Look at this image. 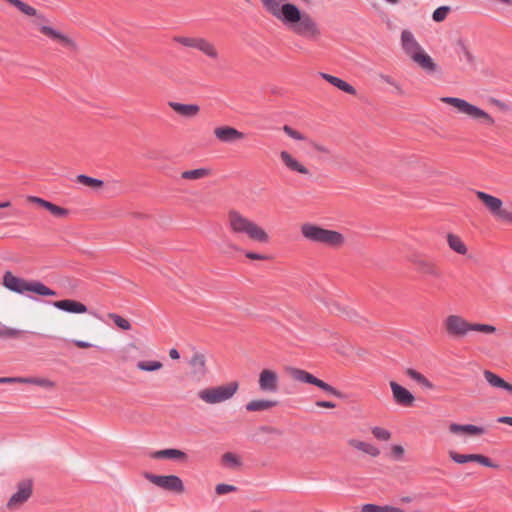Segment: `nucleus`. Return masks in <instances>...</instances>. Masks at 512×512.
I'll return each instance as SVG.
<instances>
[{
    "mask_svg": "<svg viewBox=\"0 0 512 512\" xmlns=\"http://www.w3.org/2000/svg\"><path fill=\"white\" fill-rule=\"evenodd\" d=\"M108 317L113 320L114 324L122 330H130V322L116 313H109Z\"/></svg>",
    "mask_w": 512,
    "mask_h": 512,
    "instance_id": "58836bf2",
    "label": "nucleus"
},
{
    "mask_svg": "<svg viewBox=\"0 0 512 512\" xmlns=\"http://www.w3.org/2000/svg\"><path fill=\"white\" fill-rule=\"evenodd\" d=\"M443 103L455 107L460 113H463L473 119H482L489 125L494 124V119L483 109L467 102L464 99L457 97H443L441 98Z\"/></svg>",
    "mask_w": 512,
    "mask_h": 512,
    "instance_id": "39448f33",
    "label": "nucleus"
},
{
    "mask_svg": "<svg viewBox=\"0 0 512 512\" xmlns=\"http://www.w3.org/2000/svg\"><path fill=\"white\" fill-rule=\"evenodd\" d=\"M401 500H402L403 502H406V503H408V502H411V501H412V499H411L410 497H403Z\"/></svg>",
    "mask_w": 512,
    "mask_h": 512,
    "instance_id": "69168bd1",
    "label": "nucleus"
},
{
    "mask_svg": "<svg viewBox=\"0 0 512 512\" xmlns=\"http://www.w3.org/2000/svg\"><path fill=\"white\" fill-rule=\"evenodd\" d=\"M227 227L232 234L246 236L259 244H267L270 241V236L263 227L237 210H230L227 213Z\"/></svg>",
    "mask_w": 512,
    "mask_h": 512,
    "instance_id": "f03ea898",
    "label": "nucleus"
},
{
    "mask_svg": "<svg viewBox=\"0 0 512 512\" xmlns=\"http://www.w3.org/2000/svg\"><path fill=\"white\" fill-rule=\"evenodd\" d=\"M401 46L405 54L409 56L411 60L415 54H419L424 50L414 37L413 33L409 30L402 31Z\"/></svg>",
    "mask_w": 512,
    "mask_h": 512,
    "instance_id": "f3484780",
    "label": "nucleus"
},
{
    "mask_svg": "<svg viewBox=\"0 0 512 512\" xmlns=\"http://www.w3.org/2000/svg\"><path fill=\"white\" fill-rule=\"evenodd\" d=\"M73 343L78 347V348H90L92 347V344L89 343V342H86V341H83V340H74Z\"/></svg>",
    "mask_w": 512,
    "mask_h": 512,
    "instance_id": "4d7b16f0",
    "label": "nucleus"
},
{
    "mask_svg": "<svg viewBox=\"0 0 512 512\" xmlns=\"http://www.w3.org/2000/svg\"><path fill=\"white\" fill-rule=\"evenodd\" d=\"M499 423L507 424L512 427V416H501L497 419Z\"/></svg>",
    "mask_w": 512,
    "mask_h": 512,
    "instance_id": "bf43d9fd",
    "label": "nucleus"
},
{
    "mask_svg": "<svg viewBox=\"0 0 512 512\" xmlns=\"http://www.w3.org/2000/svg\"><path fill=\"white\" fill-rule=\"evenodd\" d=\"M450 11L449 6H440L432 14V19L435 22H442L446 19Z\"/></svg>",
    "mask_w": 512,
    "mask_h": 512,
    "instance_id": "79ce46f5",
    "label": "nucleus"
},
{
    "mask_svg": "<svg viewBox=\"0 0 512 512\" xmlns=\"http://www.w3.org/2000/svg\"><path fill=\"white\" fill-rule=\"evenodd\" d=\"M77 182L92 188H100L103 186L102 180L84 174H80L77 176Z\"/></svg>",
    "mask_w": 512,
    "mask_h": 512,
    "instance_id": "c9c22d12",
    "label": "nucleus"
},
{
    "mask_svg": "<svg viewBox=\"0 0 512 512\" xmlns=\"http://www.w3.org/2000/svg\"><path fill=\"white\" fill-rule=\"evenodd\" d=\"M290 374L292 378L296 381L312 384L315 386L316 383L319 381V379L312 375L311 373L298 368H292Z\"/></svg>",
    "mask_w": 512,
    "mask_h": 512,
    "instance_id": "2f4dec72",
    "label": "nucleus"
},
{
    "mask_svg": "<svg viewBox=\"0 0 512 512\" xmlns=\"http://www.w3.org/2000/svg\"><path fill=\"white\" fill-rule=\"evenodd\" d=\"M381 507H382L381 512H404L400 508L389 506V505H385V506H381Z\"/></svg>",
    "mask_w": 512,
    "mask_h": 512,
    "instance_id": "13d9d810",
    "label": "nucleus"
},
{
    "mask_svg": "<svg viewBox=\"0 0 512 512\" xmlns=\"http://www.w3.org/2000/svg\"><path fill=\"white\" fill-rule=\"evenodd\" d=\"M190 377L194 381H201L207 374L206 359L201 353H195L189 360Z\"/></svg>",
    "mask_w": 512,
    "mask_h": 512,
    "instance_id": "2eb2a0df",
    "label": "nucleus"
},
{
    "mask_svg": "<svg viewBox=\"0 0 512 512\" xmlns=\"http://www.w3.org/2000/svg\"><path fill=\"white\" fill-rule=\"evenodd\" d=\"M231 248H233L234 250H240L236 245H231Z\"/></svg>",
    "mask_w": 512,
    "mask_h": 512,
    "instance_id": "774afa93",
    "label": "nucleus"
},
{
    "mask_svg": "<svg viewBox=\"0 0 512 512\" xmlns=\"http://www.w3.org/2000/svg\"><path fill=\"white\" fill-rule=\"evenodd\" d=\"M34 294L40 296H56V292L39 281H34Z\"/></svg>",
    "mask_w": 512,
    "mask_h": 512,
    "instance_id": "ea45409f",
    "label": "nucleus"
},
{
    "mask_svg": "<svg viewBox=\"0 0 512 512\" xmlns=\"http://www.w3.org/2000/svg\"><path fill=\"white\" fill-rule=\"evenodd\" d=\"M259 390L267 394H275L279 391L280 378L279 374L272 369H262L258 377Z\"/></svg>",
    "mask_w": 512,
    "mask_h": 512,
    "instance_id": "9d476101",
    "label": "nucleus"
},
{
    "mask_svg": "<svg viewBox=\"0 0 512 512\" xmlns=\"http://www.w3.org/2000/svg\"><path fill=\"white\" fill-rule=\"evenodd\" d=\"M37 27L43 35H45L53 41L59 42L62 46L70 49L76 48V44L71 38L62 34L60 31L54 29L48 24H37Z\"/></svg>",
    "mask_w": 512,
    "mask_h": 512,
    "instance_id": "ddd939ff",
    "label": "nucleus"
},
{
    "mask_svg": "<svg viewBox=\"0 0 512 512\" xmlns=\"http://www.w3.org/2000/svg\"><path fill=\"white\" fill-rule=\"evenodd\" d=\"M483 376H484L486 382L491 387L496 388V389H501V390L507 391L508 393L512 394V384H509L508 382H506L499 375L493 373L490 370H485L483 372Z\"/></svg>",
    "mask_w": 512,
    "mask_h": 512,
    "instance_id": "a878e982",
    "label": "nucleus"
},
{
    "mask_svg": "<svg viewBox=\"0 0 512 512\" xmlns=\"http://www.w3.org/2000/svg\"><path fill=\"white\" fill-rule=\"evenodd\" d=\"M149 457L152 459H170L176 461H185L187 459L186 453L176 448L153 451L149 453Z\"/></svg>",
    "mask_w": 512,
    "mask_h": 512,
    "instance_id": "4be33fe9",
    "label": "nucleus"
},
{
    "mask_svg": "<svg viewBox=\"0 0 512 512\" xmlns=\"http://www.w3.org/2000/svg\"><path fill=\"white\" fill-rule=\"evenodd\" d=\"M210 174H211L210 169L202 167V168H197L194 170L184 171V172H182L181 177L183 179H188V180H198V179L205 178V177L209 176Z\"/></svg>",
    "mask_w": 512,
    "mask_h": 512,
    "instance_id": "f704fd0d",
    "label": "nucleus"
},
{
    "mask_svg": "<svg viewBox=\"0 0 512 512\" xmlns=\"http://www.w3.org/2000/svg\"><path fill=\"white\" fill-rule=\"evenodd\" d=\"M447 243L450 249L454 252L460 255H465L467 253V247L459 236L449 233L447 235Z\"/></svg>",
    "mask_w": 512,
    "mask_h": 512,
    "instance_id": "473e14b6",
    "label": "nucleus"
},
{
    "mask_svg": "<svg viewBox=\"0 0 512 512\" xmlns=\"http://www.w3.org/2000/svg\"><path fill=\"white\" fill-rule=\"evenodd\" d=\"M32 495V482L30 480L22 481L18 484L17 491L11 495L6 507L10 511L19 509Z\"/></svg>",
    "mask_w": 512,
    "mask_h": 512,
    "instance_id": "9b49d317",
    "label": "nucleus"
},
{
    "mask_svg": "<svg viewBox=\"0 0 512 512\" xmlns=\"http://www.w3.org/2000/svg\"><path fill=\"white\" fill-rule=\"evenodd\" d=\"M34 385L45 387V388L53 387V383L50 380L38 379V378H34Z\"/></svg>",
    "mask_w": 512,
    "mask_h": 512,
    "instance_id": "603ef678",
    "label": "nucleus"
},
{
    "mask_svg": "<svg viewBox=\"0 0 512 512\" xmlns=\"http://www.w3.org/2000/svg\"><path fill=\"white\" fill-rule=\"evenodd\" d=\"M236 490H237L236 486L230 485V484H224V483L218 484L215 487V492L218 495H224V494H227L230 492H235Z\"/></svg>",
    "mask_w": 512,
    "mask_h": 512,
    "instance_id": "de8ad7c7",
    "label": "nucleus"
},
{
    "mask_svg": "<svg viewBox=\"0 0 512 512\" xmlns=\"http://www.w3.org/2000/svg\"><path fill=\"white\" fill-rule=\"evenodd\" d=\"M316 406L321 408H335L336 404L330 401L320 400L316 402Z\"/></svg>",
    "mask_w": 512,
    "mask_h": 512,
    "instance_id": "5fc2aeb1",
    "label": "nucleus"
},
{
    "mask_svg": "<svg viewBox=\"0 0 512 512\" xmlns=\"http://www.w3.org/2000/svg\"><path fill=\"white\" fill-rule=\"evenodd\" d=\"M371 431L373 436L379 440L388 441L391 438V433L387 429L376 426Z\"/></svg>",
    "mask_w": 512,
    "mask_h": 512,
    "instance_id": "c03bdc74",
    "label": "nucleus"
},
{
    "mask_svg": "<svg viewBox=\"0 0 512 512\" xmlns=\"http://www.w3.org/2000/svg\"><path fill=\"white\" fill-rule=\"evenodd\" d=\"M348 445L372 457H377L380 454L379 448L368 442L360 441L357 439H349Z\"/></svg>",
    "mask_w": 512,
    "mask_h": 512,
    "instance_id": "c85d7f7f",
    "label": "nucleus"
},
{
    "mask_svg": "<svg viewBox=\"0 0 512 512\" xmlns=\"http://www.w3.org/2000/svg\"><path fill=\"white\" fill-rule=\"evenodd\" d=\"M137 368L142 371L152 372L162 368V363L160 361H139Z\"/></svg>",
    "mask_w": 512,
    "mask_h": 512,
    "instance_id": "4c0bfd02",
    "label": "nucleus"
},
{
    "mask_svg": "<svg viewBox=\"0 0 512 512\" xmlns=\"http://www.w3.org/2000/svg\"><path fill=\"white\" fill-rule=\"evenodd\" d=\"M10 202L9 201H5V202H0V208H8L10 207Z\"/></svg>",
    "mask_w": 512,
    "mask_h": 512,
    "instance_id": "e2e57ef3",
    "label": "nucleus"
},
{
    "mask_svg": "<svg viewBox=\"0 0 512 512\" xmlns=\"http://www.w3.org/2000/svg\"><path fill=\"white\" fill-rule=\"evenodd\" d=\"M260 1L271 16L294 34L310 41H317L321 37V29L317 22L308 13H302L295 4L284 2V0Z\"/></svg>",
    "mask_w": 512,
    "mask_h": 512,
    "instance_id": "f257e3e1",
    "label": "nucleus"
},
{
    "mask_svg": "<svg viewBox=\"0 0 512 512\" xmlns=\"http://www.w3.org/2000/svg\"><path fill=\"white\" fill-rule=\"evenodd\" d=\"M283 131L289 136L291 137L292 139H295V140H299V141H303L305 140V136L300 133L299 131L293 129L292 127L288 126V125H285L283 127Z\"/></svg>",
    "mask_w": 512,
    "mask_h": 512,
    "instance_id": "49530a36",
    "label": "nucleus"
},
{
    "mask_svg": "<svg viewBox=\"0 0 512 512\" xmlns=\"http://www.w3.org/2000/svg\"><path fill=\"white\" fill-rule=\"evenodd\" d=\"M174 41L185 47L194 48L212 60L219 59L218 49L216 48L214 43H212L206 38L176 36L174 37Z\"/></svg>",
    "mask_w": 512,
    "mask_h": 512,
    "instance_id": "423d86ee",
    "label": "nucleus"
},
{
    "mask_svg": "<svg viewBox=\"0 0 512 512\" xmlns=\"http://www.w3.org/2000/svg\"><path fill=\"white\" fill-rule=\"evenodd\" d=\"M471 331L481 332L484 334H493L496 332V327L490 324L471 323Z\"/></svg>",
    "mask_w": 512,
    "mask_h": 512,
    "instance_id": "a19ab883",
    "label": "nucleus"
},
{
    "mask_svg": "<svg viewBox=\"0 0 512 512\" xmlns=\"http://www.w3.org/2000/svg\"><path fill=\"white\" fill-rule=\"evenodd\" d=\"M29 378L18 377H0V384H13V383H30Z\"/></svg>",
    "mask_w": 512,
    "mask_h": 512,
    "instance_id": "09e8293b",
    "label": "nucleus"
},
{
    "mask_svg": "<svg viewBox=\"0 0 512 512\" xmlns=\"http://www.w3.org/2000/svg\"><path fill=\"white\" fill-rule=\"evenodd\" d=\"M412 61L428 74H432L437 71V64L434 62L432 57L425 52V50L419 54H415Z\"/></svg>",
    "mask_w": 512,
    "mask_h": 512,
    "instance_id": "b1692460",
    "label": "nucleus"
},
{
    "mask_svg": "<svg viewBox=\"0 0 512 512\" xmlns=\"http://www.w3.org/2000/svg\"><path fill=\"white\" fill-rule=\"evenodd\" d=\"M277 404L278 402L273 400L256 399L248 402L245 408L249 412H258L268 410L272 407H275Z\"/></svg>",
    "mask_w": 512,
    "mask_h": 512,
    "instance_id": "7c9ffc66",
    "label": "nucleus"
},
{
    "mask_svg": "<svg viewBox=\"0 0 512 512\" xmlns=\"http://www.w3.org/2000/svg\"><path fill=\"white\" fill-rule=\"evenodd\" d=\"M456 53L459 57L460 61H465L466 64L473 66L475 63V58L468 48L467 44L464 40L459 39L456 43Z\"/></svg>",
    "mask_w": 512,
    "mask_h": 512,
    "instance_id": "c756f323",
    "label": "nucleus"
},
{
    "mask_svg": "<svg viewBox=\"0 0 512 512\" xmlns=\"http://www.w3.org/2000/svg\"><path fill=\"white\" fill-rule=\"evenodd\" d=\"M475 194L494 217L512 223V212L503 208V202L500 198L483 191H476Z\"/></svg>",
    "mask_w": 512,
    "mask_h": 512,
    "instance_id": "0eeeda50",
    "label": "nucleus"
},
{
    "mask_svg": "<svg viewBox=\"0 0 512 512\" xmlns=\"http://www.w3.org/2000/svg\"><path fill=\"white\" fill-rule=\"evenodd\" d=\"M310 146L320 153L328 154L330 152L327 147L313 141L310 142Z\"/></svg>",
    "mask_w": 512,
    "mask_h": 512,
    "instance_id": "864d4df0",
    "label": "nucleus"
},
{
    "mask_svg": "<svg viewBox=\"0 0 512 512\" xmlns=\"http://www.w3.org/2000/svg\"><path fill=\"white\" fill-rule=\"evenodd\" d=\"M301 234L310 242L330 247H339L344 243V236L340 232L325 229L311 223H305L301 226Z\"/></svg>",
    "mask_w": 512,
    "mask_h": 512,
    "instance_id": "7ed1b4c3",
    "label": "nucleus"
},
{
    "mask_svg": "<svg viewBox=\"0 0 512 512\" xmlns=\"http://www.w3.org/2000/svg\"><path fill=\"white\" fill-rule=\"evenodd\" d=\"M33 15H34V17L40 18V16H39V15H37V12H36V10H35V9H34Z\"/></svg>",
    "mask_w": 512,
    "mask_h": 512,
    "instance_id": "338daca9",
    "label": "nucleus"
},
{
    "mask_svg": "<svg viewBox=\"0 0 512 512\" xmlns=\"http://www.w3.org/2000/svg\"><path fill=\"white\" fill-rule=\"evenodd\" d=\"M3 285L17 293H25L32 291V283L20 277L13 275L11 272H6L3 277Z\"/></svg>",
    "mask_w": 512,
    "mask_h": 512,
    "instance_id": "dca6fc26",
    "label": "nucleus"
},
{
    "mask_svg": "<svg viewBox=\"0 0 512 512\" xmlns=\"http://www.w3.org/2000/svg\"><path fill=\"white\" fill-rule=\"evenodd\" d=\"M449 457L457 464H465L468 462H477L483 466L497 468L498 465L494 464L488 457L481 454H459L455 451L449 452Z\"/></svg>",
    "mask_w": 512,
    "mask_h": 512,
    "instance_id": "4468645a",
    "label": "nucleus"
},
{
    "mask_svg": "<svg viewBox=\"0 0 512 512\" xmlns=\"http://www.w3.org/2000/svg\"><path fill=\"white\" fill-rule=\"evenodd\" d=\"M21 334L20 330L4 327L0 329V338H17Z\"/></svg>",
    "mask_w": 512,
    "mask_h": 512,
    "instance_id": "a18cd8bd",
    "label": "nucleus"
},
{
    "mask_svg": "<svg viewBox=\"0 0 512 512\" xmlns=\"http://www.w3.org/2000/svg\"><path fill=\"white\" fill-rule=\"evenodd\" d=\"M416 270L427 276L434 278H440L442 273L438 266L430 260L418 258L413 261Z\"/></svg>",
    "mask_w": 512,
    "mask_h": 512,
    "instance_id": "aec40b11",
    "label": "nucleus"
},
{
    "mask_svg": "<svg viewBox=\"0 0 512 512\" xmlns=\"http://www.w3.org/2000/svg\"><path fill=\"white\" fill-rule=\"evenodd\" d=\"M443 324L447 334L451 337H464L471 332V323L459 315L447 316Z\"/></svg>",
    "mask_w": 512,
    "mask_h": 512,
    "instance_id": "1a4fd4ad",
    "label": "nucleus"
},
{
    "mask_svg": "<svg viewBox=\"0 0 512 512\" xmlns=\"http://www.w3.org/2000/svg\"><path fill=\"white\" fill-rule=\"evenodd\" d=\"M145 479L154 485L166 490L181 494L184 492L185 487L183 481L176 475H155L149 472L144 473Z\"/></svg>",
    "mask_w": 512,
    "mask_h": 512,
    "instance_id": "6e6552de",
    "label": "nucleus"
},
{
    "mask_svg": "<svg viewBox=\"0 0 512 512\" xmlns=\"http://www.w3.org/2000/svg\"><path fill=\"white\" fill-rule=\"evenodd\" d=\"M279 157L284 167L290 172L302 175H310L309 169L299 160L293 157L292 154H290L288 151H281Z\"/></svg>",
    "mask_w": 512,
    "mask_h": 512,
    "instance_id": "6ab92c4d",
    "label": "nucleus"
},
{
    "mask_svg": "<svg viewBox=\"0 0 512 512\" xmlns=\"http://www.w3.org/2000/svg\"><path fill=\"white\" fill-rule=\"evenodd\" d=\"M382 507L375 504H365L362 506L361 512H381Z\"/></svg>",
    "mask_w": 512,
    "mask_h": 512,
    "instance_id": "3c124183",
    "label": "nucleus"
},
{
    "mask_svg": "<svg viewBox=\"0 0 512 512\" xmlns=\"http://www.w3.org/2000/svg\"><path fill=\"white\" fill-rule=\"evenodd\" d=\"M406 375L409 378H411L412 380L416 381L421 386H423L424 388H427V389L434 388L433 383L428 378H426L423 374H421L420 372H418L415 369H412V368L407 369Z\"/></svg>",
    "mask_w": 512,
    "mask_h": 512,
    "instance_id": "72a5a7b5",
    "label": "nucleus"
},
{
    "mask_svg": "<svg viewBox=\"0 0 512 512\" xmlns=\"http://www.w3.org/2000/svg\"><path fill=\"white\" fill-rule=\"evenodd\" d=\"M319 75L321 78H323L324 80H326L331 85L338 88L339 90L346 92L348 94H351V95L356 94V89L352 85L347 83L346 81H344L336 76L324 73V72H320Z\"/></svg>",
    "mask_w": 512,
    "mask_h": 512,
    "instance_id": "bb28decb",
    "label": "nucleus"
},
{
    "mask_svg": "<svg viewBox=\"0 0 512 512\" xmlns=\"http://www.w3.org/2000/svg\"><path fill=\"white\" fill-rule=\"evenodd\" d=\"M222 462L224 465L230 467V468H236L241 465V461L239 457L232 453V452H226L222 456Z\"/></svg>",
    "mask_w": 512,
    "mask_h": 512,
    "instance_id": "e433bc0d",
    "label": "nucleus"
},
{
    "mask_svg": "<svg viewBox=\"0 0 512 512\" xmlns=\"http://www.w3.org/2000/svg\"><path fill=\"white\" fill-rule=\"evenodd\" d=\"M168 105L176 113L183 117L192 118L198 115L200 107L197 104H183L179 102L170 101Z\"/></svg>",
    "mask_w": 512,
    "mask_h": 512,
    "instance_id": "393cba45",
    "label": "nucleus"
},
{
    "mask_svg": "<svg viewBox=\"0 0 512 512\" xmlns=\"http://www.w3.org/2000/svg\"><path fill=\"white\" fill-rule=\"evenodd\" d=\"M238 388V383L233 381L225 385L202 389L198 392L197 396L204 403L214 405L231 399Z\"/></svg>",
    "mask_w": 512,
    "mask_h": 512,
    "instance_id": "20e7f679",
    "label": "nucleus"
},
{
    "mask_svg": "<svg viewBox=\"0 0 512 512\" xmlns=\"http://www.w3.org/2000/svg\"><path fill=\"white\" fill-rule=\"evenodd\" d=\"M392 452L395 455V457L401 458L403 456V454H404V449L400 445H394L392 447Z\"/></svg>",
    "mask_w": 512,
    "mask_h": 512,
    "instance_id": "6e6d98bb",
    "label": "nucleus"
},
{
    "mask_svg": "<svg viewBox=\"0 0 512 512\" xmlns=\"http://www.w3.org/2000/svg\"><path fill=\"white\" fill-rule=\"evenodd\" d=\"M384 1L389 4H397L399 2V0H384Z\"/></svg>",
    "mask_w": 512,
    "mask_h": 512,
    "instance_id": "0e129e2a",
    "label": "nucleus"
},
{
    "mask_svg": "<svg viewBox=\"0 0 512 512\" xmlns=\"http://www.w3.org/2000/svg\"><path fill=\"white\" fill-rule=\"evenodd\" d=\"M389 385L392 391L393 400L397 405L402 407L413 406L415 397L408 389L395 381H390Z\"/></svg>",
    "mask_w": 512,
    "mask_h": 512,
    "instance_id": "f8f14e48",
    "label": "nucleus"
},
{
    "mask_svg": "<svg viewBox=\"0 0 512 512\" xmlns=\"http://www.w3.org/2000/svg\"><path fill=\"white\" fill-rule=\"evenodd\" d=\"M316 386L335 397H342V394L339 390L335 389L333 386L324 382L323 380L319 379V381L316 383Z\"/></svg>",
    "mask_w": 512,
    "mask_h": 512,
    "instance_id": "37998d69",
    "label": "nucleus"
},
{
    "mask_svg": "<svg viewBox=\"0 0 512 512\" xmlns=\"http://www.w3.org/2000/svg\"><path fill=\"white\" fill-rule=\"evenodd\" d=\"M214 135L217 140L222 143H233L244 139V133L238 131L234 127L219 126L214 129Z\"/></svg>",
    "mask_w": 512,
    "mask_h": 512,
    "instance_id": "a211bd4d",
    "label": "nucleus"
},
{
    "mask_svg": "<svg viewBox=\"0 0 512 512\" xmlns=\"http://www.w3.org/2000/svg\"><path fill=\"white\" fill-rule=\"evenodd\" d=\"M34 205H38L44 209H46L47 211H49V213L57 218H63L65 216L68 215V210L65 209V208H62L60 206H57L49 201H46L42 198H39V197H35L34 196Z\"/></svg>",
    "mask_w": 512,
    "mask_h": 512,
    "instance_id": "cd10ccee",
    "label": "nucleus"
},
{
    "mask_svg": "<svg viewBox=\"0 0 512 512\" xmlns=\"http://www.w3.org/2000/svg\"><path fill=\"white\" fill-rule=\"evenodd\" d=\"M380 78L386 82L387 84H390V85H393V86H396V83L395 81L388 75H381Z\"/></svg>",
    "mask_w": 512,
    "mask_h": 512,
    "instance_id": "052dcab7",
    "label": "nucleus"
},
{
    "mask_svg": "<svg viewBox=\"0 0 512 512\" xmlns=\"http://www.w3.org/2000/svg\"><path fill=\"white\" fill-rule=\"evenodd\" d=\"M449 431L452 434H467L470 436H479L485 434L486 430L485 428L481 426H476L473 424H457V423H451L449 425Z\"/></svg>",
    "mask_w": 512,
    "mask_h": 512,
    "instance_id": "412c9836",
    "label": "nucleus"
},
{
    "mask_svg": "<svg viewBox=\"0 0 512 512\" xmlns=\"http://www.w3.org/2000/svg\"><path fill=\"white\" fill-rule=\"evenodd\" d=\"M54 307L60 309L65 312L82 314L87 312V307L78 301L72 299H65L60 301H55L52 303Z\"/></svg>",
    "mask_w": 512,
    "mask_h": 512,
    "instance_id": "5701e85b",
    "label": "nucleus"
},
{
    "mask_svg": "<svg viewBox=\"0 0 512 512\" xmlns=\"http://www.w3.org/2000/svg\"><path fill=\"white\" fill-rule=\"evenodd\" d=\"M169 356H170L172 359H174V360H177V359H179V358H180V354H179L178 350H177V349H175V348L170 349V351H169Z\"/></svg>",
    "mask_w": 512,
    "mask_h": 512,
    "instance_id": "680f3d73",
    "label": "nucleus"
},
{
    "mask_svg": "<svg viewBox=\"0 0 512 512\" xmlns=\"http://www.w3.org/2000/svg\"><path fill=\"white\" fill-rule=\"evenodd\" d=\"M245 257L251 260H267L268 256L256 252L247 251Z\"/></svg>",
    "mask_w": 512,
    "mask_h": 512,
    "instance_id": "8fccbe9b",
    "label": "nucleus"
}]
</instances>
